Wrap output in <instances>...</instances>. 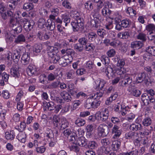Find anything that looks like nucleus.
Returning <instances> with one entry per match:
<instances>
[{
  "label": "nucleus",
  "instance_id": "obj_1",
  "mask_svg": "<svg viewBox=\"0 0 155 155\" xmlns=\"http://www.w3.org/2000/svg\"><path fill=\"white\" fill-rule=\"evenodd\" d=\"M71 16L74 19L76 22L72 21L71 23L74 31H82L84 28L83 18L77 11L72 12Z\"/></svg>",
  "mask_w": 155,
  "mask_h": 155
},
{
  "label": "nucleus",
  "instance_id": "obj_2",
  "mask_svg": "<svg viewBox=\"0 0 155 155\" xmlns=\"http://www.w3.org/2000/svg\"><path fill=\"white\" fill-rule=\"evenodd\" d=\"M105 73L109 78L114 77L115 73L120 75V78H122V75L128 74L126 73V70L124 68H117L116 70L113 66L112 67L110 65H109L105 69Z\"/></svg>",
  "mask_w": 155,
  "mask_h": 155
},
{
  "label": "nucleus",
  "instance_id": "obj_3",
  "mask_svg": "<svg viewBox=\"0 0 155 155\" xmlns=\"http://www.w3.org/2000/svg\"><path fill=\"white\" fill-rule=\"evenodd\" d=\"M0 13L2 18L4 20H6L9 17L10 19L13 18V13L10 10H8L6 8L3 2H0Z\"/></svg>",
  "mask_w": 155,
  "mask_h": 155
},
{
  "label": "nucleus",
  "instance_id": "obj_4",
  "mask_svg": "<svg viewBox=\"0 0 155 155\" xmlns=\"http://www.w3.org/2000/svg\"><path fill=\"white\" fill-rule=\"evenodd\" d=\"M10 26L12 28V32H14V34H16L20 33L22 30L21 25L17 22L14 18H12L10 20Z\"/></svg>",
  "mask_w": 155,
  "mask_h": 155
},
{
  "label": "nucleus",
  "instance_id": "obj_5",
  "mask_svg": "<svg viewBox=\"0 0 155 155\" xmlns=\"http://www.w3.org/2000/svg\"><path fill=\"white\" fill-rule=\"evenodd\" d=\"M109 132V128L105 124H101L97 128V134L100 137L106 136Z\"/></svg>",
  "mask_w": 155,
  "mask_h": 155
},
{
  "label": "nucleus",
  "instance_id": "obj_6",
  "mask_svg": "<svg viewBox=\"0 0 155 155\" xmlns=\"http://www.w3.org/2000/svg\"><path fill=\"white\" fill-rule=\"evenodd\" d=\"M132 82V78L128 74L122 75V78H120L119 84L123 87H126L128 86Z\"/></svg>",
  "mask_w": 155,
  "mask_h": 155
},
{
  "label": "nucleus",
  "instance_id": "obj_7",
  "mask_svg": "<svg viewBox=\"0 0 155 155\" xmlns=\"http://www.w3.org/2000/svg\"><path fill=\"white\" fill-rule=\"evenodd\" d=\"M46 105L48 109L50 111L54 110L55 113L57 114L62 108L61 105H56L52 101H50L47 103Z\"/></svg>",
  "mask_w": 155,
  "mask_h": 155
},
{
  "label": "nucleus",
  "instance_id": "obj_8",
  "mask_svg": "<svg viewBox=\"0 0 155 155\" xmlns=\"http://www.w3.org/2000/svg\"><path fill=\"white\" fill-rule=\"evenodd\" d=\"M94 19L91 20V26L96 28H98L100 26V20L101 16L100 15H93Z\"/></svg>",
  "mask_w": 155,
  "mask_h": 155
},
{
  "label": "nucleus",
  "instance_id": "obj_9",
  "mask_svg": "<svg viewBox=\"0 0 155 155\" xmlns=\"http://www.w3.org/2000/svg\"><path fill=\"white\" fill-rule=\"evenodd\" d=\"M71 61L70 59L69 58H68L65 55L62 57H60L58 63L60 65L65 67L68 65V64L71 63Z\"/></svg>",
  "mask_w": 155,
  "mask_h": 155
},
{
  "label": "nucleus",
  "instance_id": "obj_10",
  "mask_svg": "<svg viewBox=\"0 0 155 155\" xmlns=\"http://www.w3.org/2000/svg\"><path fill=\"white\" fill-rule=\"evenodd\" d=\"M75 144L79 146L85 147L86 144H87V140L84 137L80 136L77 139Z\"/></svg>",
  "mask_w": 155,
  "mask_h": 155
},
{
  "label": "nucleus",
  "instance_id": "obj_11",
  "mask_svg": "<svg viewBox=\"0 0 155 155\" xmlns=\"http://www.w3.org/2000/svg\"><path fill=\"white\" fill-rule=\"evenodd\" d=\"M35 24L34 21L33 20H30L24 23L23 27L26 31H30L33 29Z\"/></svg>",
  "mask_w": 155,
  "mask_h": 155
},
{
  "label": "nucleus",
  "instance_id": "obj_12",
  "mask_svg": "<svg viewBox=\"0 0 155 155\" xmlns=\"http://www.w3.org/2000/svg\"><path fill=\"white\" fill-rule=\"evenodd\" d=\"M122 131L120 129L118 126L114 125L112 129V133L114 134L113 138L115 139L119 137Z\"/></svg>",
  "mask_w": 155,
  "mask_h": 155
},
{
  "label": "nucleus",
  "instance_id": "obj_13",
  "mask_svg": "<svg viewBox=\"0 0 155 155\" xmlns=\"http://www.w3.org/2000/svg\"><path fill=\"white\" fill-rule=\"evenodd\" d=\"M47 49L48 50V54L49 57H52L54 55L58 54V49L57 47L48 46Z\"/></svg>",
  "mask_w": 155,
  "mask_h": 155
},
{
  "label": "nucleus",
  "instance_id": "obj_14",
  "mask_svg": "<svg viewBox=\"0 0 155 155\" xmlns=\"http://www.w3.org/2000/svg\"><path fill=\"white\" fill-rule=\"evenodd\" d=\"M21 63L25 65L29 64L30 62V56L28 53L23 54L21 58Z\"/></svg>",
  "mask_w": 155,
  "mask_h": 155
},
{
  "label": "nucleus",
  "instance_id": "obj_15",
  "mask_svg": "<svg viewBox=\"0 0 155 155\" xmlns=\"http://www.w3.org/2000/svg\"><path fill=\"white\" fill-rule=\"evenodd\" d=\"M143 43L140 41H135L132 42L130 44V47L134 50L139 49L141 48Z\"/></svg>",
  "mask_w": 155,
  "mask_h": 155
},
{
  "label": "nucleus",
  "instance_id": "obj_16",
  "mask_svg": "<svg viewBox=\"0 0 155 155\" xmlns=\"http://www.w3.org/2000/svg\"><path fill=\"white\" fill-rule=\"evenodd\" d=\"M50 11L51 14L49 16V19L51 20H54L55 17L57 16L59 13V10L58 8H54L51 10Z\"/></svg>",
  "mask_w": 155,
  "mask_h": 155
},
{
  "label": "nucleus",
  "instance_id": "obj_17",
  "mask_svg": "<svg viewBox=\"0 0 155 155\" xmlns=\"http://www.w3.org/2000/svg\"><path fill=\"white\" fill-rule=\"evenodd\" d=\"M142 126L141 124L139 123H136L131 124L129 129L133 131H136L137 130H140L142 128Z\"/></svg>",
  "mask_w": 155,
  "mask_h": 155
},
{
  "label": "nucleus",
  "instance_id": "obj_18",
  "mask_svg": "<svg viewBox=\"0 0 155 155\" xmlns=\"http://www.w3.org/2000/svg\"><path fill=\"white\" fill-rule=\"evenodd\" d=\"M37 69L36 66L33 64H30L27 69L28 74L29 76H31L36 73Z\"/></svg>",
  "mask_w": 155,
  "mask_h": 155
},
{
  "label": "nucleus",
  "instance_id": "obj_19",
  "mask_svg": "<svg viewBox=\"0 0 155 155\" xmlns=\"http://www.w3.org/2000/svg\"><path fill=\"white\" fill-rule=\"evenodd\" d=\"M105 84V82L103 80L100 81H96L95 82V89L96 90L99 89L100 90L103 91V87L104 86Z\"/></svg>",
  "mask_w": 155,
  "mask_h": 155
},
{
  "label": "nucleus",
  "instance_id": "obj_20",
  "mask_svg": "<svg viewBox=\"0 0 155 155\" xmlns=\"http://www.w3.org/2000/svg\"><path fill=\"white\" fill-rule=\"evenodd\" d=\"M60 95L64 100L67 102L70 101L72 100L71 95L65 91H63L60 93Z\"/></svg>",
  "mask_w": 155,
  "mask_h": 155
},
{
  "label": "nucleus",
  "instance_id": "obj_21",
  "mask_svg": "<svg viewBox=\"0 0 155 155\" xmlns=\"http://www.w3.org/2000/svg\"><path fill=\"white\" fill-rule=\"evenodd\" d=\"M45 137L47 138V140H49L54 139V134L53 131L49 128L47 129L44 133Z\"/></svg>",
  "mask_w": 155,
  "mask_h": 155
},
{
  "label": "nucleus",
  "instance_id": "obj_22",
  "mask_svg": "<svg viewBox=\"0 0 155 155\" xmlns=\"http://www.w3.org/2000/svg\"><path fill=\"white\" fill-rule=\"evenodd\" d=\"M98 144L97 142L94 140H90L87 142V144H86L85 147L93 150L96 148Z\"/></svg>",
  "mask_w": 155,
  "mask_h": 155
},
{
  "label": "nucleus",
  "instance_id": "obj_23",
  "mask_svg": "<svg viewBox=\"0 0 155 155\" xmlns=\"http://www.w3.org/2000/svg\"><path fill=\"white\" fill-rule=\"evenodd\" d=\"M104 2H100L97 3V5L96 8L93 10V11L92 12L93 14L95 15H100L99 14V12L101 8L103 7Z\"/></svg>",
  "mask_w": 155,
  "mask_h": 155
},
{
  "label": "nucleus",
  "instance_id": "obj_24",
  "mask_svg": "<svg viewBox=\"0 0 155 155\" xmlns=\"http://www.w3.org/2000/svg\"><path fill=\"white\" fill-rule=\"evenodd\" d=\"M10 73L11 75L15 78H18L20 76L18 69L15 67L13 66L11 68Z\"/></svg>",
  "mask_w": 155,
  "mask_h": 155
},
{
  "label": "nucleus",
  "instance_id": "obj_25",
  "mask_svg": "<svg viewBox=\"0 0 155 155\" xmlns=\"http://www.w3.org/2000/svg\"><path fill=\"white\" fill-rule=\"evenodd\" d=\"M53 21L50 19L47 20L46 27L47 29L51 31L54 29L55 28V23L52 21Z\"/></svg>",
  "mask_w": 155,
  "mask_h": 155
},
{
  "label": "nucleus",
  "instance_id": "obj_26",
  "mask_svg": "<svg viewBox=\"0 0 155 155\" xmlns=\"http://www.w3.org/2000/svg\"><path fill=\"white\" fill-rule=\"evenodd\" d=\"M5 137L7 140H12L14 139L15 136V133L14 130H12L9 132L5 133Z\"/></svg>",
  "mask_w": 155,
  "mask_h": 155
},
{
  "label": "nucleus",
  "instance_id": "obj_27",
  "mask_svg": "<svg viewBox=\"0 0 155 155\" xmlns=\"http://www.w3.org/2000/svg\"><path fill=\"white\" fill-rule=\"evenodd\" d=\"M130 87H131V94L133 96L136 97H139L141 94L140 91L135 88L132 84L130 85Z\"/></svg>",
  "mask_w": 155,
  "mask_h": 155
},
{
  "label": "nucleus",
  "instance_id": "obj_28",
  "mask_svg": "<svg viewBox=\"0 0 155 155\" xmlns=\"http://www.w3.org/2000/svg\"><path fill=\"white\" fill-rule=\"evenodd\" d=\"M21 51L20 49L16 50L12 52L13 59L14 60H17L16 61L19 60L21 56Z\"/></svg>",
  "mask_w": 155,
  "mask_h": 155
},
{
  "label": "nucleus",
  "instance_id": "obj_29",
  "mask_svg": "<svg viewBox=\"0 0 155 155\" xmlns=\"http://www.w3.org/2000/svg\"><path fill=\"white\" fill-rule=\"evenodd\" d=\"M112 11L105 5L101 10V13L102 15L105 17L109 16L111 13Z\"/></svg>",
  "mask_w": 155,
  "mask_h": 155
},
{
  "label": "nucleus",
  "instance_id": "obj_30",
  "mask_svg": "<svg viewBox=\"0 0 155 155\" xmlns=\"http://www.w3.org/2000/svg\"><path fill=\"white\" fill-rule=\"evenodd\" d=\"M61 17L62 20V21L65 23V26H67L68 24L70 23V22L71 19L67 13H64L62 14L61 16Z\"/></svg>",
  "mask_w": 155,
  "mask_h": 155
},
{
  "label": "nucleus",
  "instance_id": "obj_31",
  "mask_svg": "<svg viewBox=\"0 0 155 155\" xmlns=\"http://www.w3.org/2000/svg\"><path fill=\"white\" fill-rule=\"evenodd\" d=\"M25 41V36L22 34H20L15 39L14 42L17 44H21Z\"/></svg>",
  "mask_w": 155,
  "mask_h": 155
},
{
  "label": "nucleus",
  "instance_id": "obj_32",
  "mask_svg": "<svg viewBox=\"0 0 155 155\" xmlns=\"http://www.w3.org/2000/svg\"><path fill=\"white\" fill-rule=\"evenodd\" d=\"M26 135L25 133H20L17 136V139L21 142L25 143L26 141Z\"/></svg>",
  "mask_w": 155,
  "mask_h": 155
},
{
  "label": "nucleus",
  "instance_id": "obj_33",
  "mask_svg": "<svg viewBox=\"0 0 155 155\" xmlns=\"http://www.w3.org/2000/svg\"><path fill=\"white\" fill-rule=\"evenodd\" d=\"M150 97L147 94H143L141 96V99L143 103L145 105H148L149 102Z\"/></svg>",
  "mask_w": 155,
  "mask_h": 155
},
{
  "label": "nucleus",
  "instance_id": "obj_34",
  "mask_svg": "<svg viewBox=\"0 0 155 155\" xmlns=\"http://www.w3.org/2000/svg\"><path fill=\"white\" fill-rule=\"evenodd\" d=\"M152 123V120L150 117H146L142 121V124L145 127L150 125Z\"/></svg>",
  "mask_w": 155,
  "mask_h": 155
},
{
  "label": "nucleus",
  "instance_id": "obj_35",
  "mask_svg": "<svg viewBox=\"0 0 155 155\" xmlns=\"http://www.w3.org/2000/svg\"><path fill=\"white\" fill-rule=\"evenodd\" d=\"M42 49V45L40 44H35L33 46V51L34 54L37 55L39 53Z\"/></svg>",
  "mask_w": 155,
  "mask_h": 155
},
{
  "label": "nucleus",
  "instance_id": "obj_36",
  "mask_svg": "<svg viewBox=\"0 0 155 155\" xmlns=\"http://www.w3.org/2000/svg\"><path fill=\"white\" fill-rule=\"evenodd\" d=\"M121 143L120 141L116 140L113 141L111 145L112 149L114 150L117 151L120 148Z\"/></svg>",
  "mask_w": 155,
  "mask_h": 155
},
{
  "label": "nucleus",
  "instance_id": "obj_37",
  "mask_svg": "<svg viewBox=\"0 0 155 155\" xmlns=\"http://www.w3.org/2000/svg\"><path fill=\"white\" fill-rule=\"evenodd\" d=\"M100 116V120L103 122H106L108 121V117L104 114L103 112H100L96 114V116L97 115L99 117Z\"/></svg>",
  "mask_w": 155,
  "mask_h": 155
},
{
  "label": "nucleus",
  "instance_id": "obj_38",
  "mask_svg": "<svg viewBox=\"0 0 155 155\" xmlns=\"http://www.w3.org/2000/svg\"><path fill=\"white\" fill-rule=\"evenodd\" d=\"M91 97L93 99V101L92 100L93 108L94 109L97 108L100 105L101 101L100 100L96 99L94 97Z\"/></svg>",
  "mask_w": 155,
  "mask_h": 155
},
{
  "label": "nucleus",
  "instance_id": "obj_39",
  "mask_svg": "<svg viewBox=\"0 0 155 155\" xmlns=\"http://www.w3.org/2000/svg\"><path fill=\"white\" fill-rule=\"evenodd\" d=\"M121 42L119 40L115 38L113 39L112 41H110V45L115 48L118 46L121 45Z\"/></svg>",
  "mask_w": 155,
  "mask_h": 155
},
{
  "label": "nucleus",
  "instance_id": "obj_40",
  "mask_svg": "<svg viewBox=\"0 0 155 155\" xmlns=\"http://www.w3.org/2000/svg\"><path fill=\"white\" fill-rule=\"evenodd\" d=\"M138 134L134 132L130 131L127 133L125 134L126 137L128 139H134Z\"/></svg>",
  "mask_w": 155,
  "mask_h": 155
},
{
  "label": "nucleus",
  "instance_id": "obj_41",
  "mask_svg": "<svg viewBox=\"0 0 155 155\" xmlns=\"http://www.w3.org/2000/svg\"><path fill=\"white\" fill-rule=\"evenodd\" d=\"M120 112L122 116L125 115L128 111H130V108L128 106H125L124 104L121 105Z\"/></svg>",
  "mask_w": 155,
  "mask_h": 155
},
{
  "label": "nucleus",
  "instance_id": "obj_42",
  "mask_svg": "<svg viewBox=\"0 0 155 155\" xmlns=\"http://www.w3.org/2000/svg\"><path fill=\"white\" fill-rule=\"evenodd\" d=\"M146 51L150 54L155 56V47L149 46L146 48Z\"/></svg>",
  "mask_w": 155,
  "mask_h": 155
},
{
  "label": "nucleus",
  "instance_id": "obj_43",
  "mask_svg": "<svg viewBox=\"0 0 155 155\" xmlns=\"http://www.w3.org/2000/svg\"><path fill=\"white\" fill-rule=\"evenodd\" d=\"M97 37V35L94 32H91L88 34V40L90 42L94 41Z\"/></svg>",
  "mask_w": 155,
  "mask_h": 155
},
{
  "label": "nucleus",
  "instance_id": "obj_44",
  "mask_svg": "<svg viewBox=\"0 0 155 155\" xmlns=\"http://www.w3.org/2000/svg\"><path fill=\"white\" fill-rule=\"evenodd\" d=\"M131 22L129 19H124L121 22V26L123 28H127L130 26Z\"/></svg>",
  "mask_w": 155,
  "mask_h": 155
},
{
  "label": "nucleus",
  "instance_id": "obj_45",
  "mask_svg": "<svg viewBox=\"0 0 155 155\" xmlns=\"http://www.w3.org/2000/svg\"><path fill=\"white\" fill-rule=\"evenodd\" d=\"M26 126V124L25 122H21L20 123V126L15 127V128L19 131L22 132L25 130Z\"/></svg>",
  "mask_w": 155,
  "mask_h": 155
},
{
  "label": "nucleus",
  "instance_id": "obj_46",
  "mask_svg": "<svg viewBox=\"0 0 155 155\" xmlns=\"http://www.w3.org/2000/svg\"><path fill=\"white\" fill-rule=\"evenodd\" d=\"M84 106L87 109H89L91 108H93L92 99L88 98L87 99L84 104Z\"/></svg>",
  "mask_w": 155,
  "mask_h": 155
},
{
  "label": "nucleus",
  "instance_id": "obj_47",
  "mask_svg": "<svg viewBox=\"0 0 155 155\" xmlns=\"http://www.w3.org/2000/svg\"><path fill=\"white\" fill-rule=\"evenodd\" d=\"M38 27L40 28H43L46 27V22L43 18H40L38 21Z\"/></svg>",
  "mask_w": 155,
  "mask_h": 155
},
{
  "label": "nucleus",
  "instance_id": "obj_48",
  "mask_svg": "<svg viewBox=\"0 0 155 155\" xmlns=\"http://www.w3.org/2000/svg\"><path fill=\"white\" fill-rule=\"evenodd\" d=\"M75 50L77 52H81L83 51L84 49V46L79 43L75 44L74 46Z\"/></svg>",
  "mask_w": 155,
  "mask_h": 155
},
{
  "label": "nucleus",
  "instance_id": "obj_49",
  "mask_svg": "<svg viewBox=\"0 0 155 155\" xmlns=\"http://www.w3.org/2000/svg\"><path fill=\"white\" fill-rule=\"evenodd\" d=\"M94 4L91 1H87L84 3L85 8L89 11H91L94 8Z\"/></svg>",
  "mask_w": 155,
  "mask_h": 155
},
{
  "label": "nucleus",
  "instance_id": "obj_50",
  "mask_svg": "<svg viewBox=\"0 0 155 155\" xmlns=\"http://www.w3.org/2000/svg\"><path fill=\"white\" fill-rule=\"evenodd\" d=\"M103 94L104 92L103 91L99 90L95 94H92L91 97H94L96 99L100 100V98L103 96Z\"/></svg>",
  "mask_w": 155,
  "mask_h": 155
},
{
  "label": "nucleus",
  "instance_id": "obj_51",
  "mask_svg": "<svg viewBox=\"0 0 155 155\" xmlns=\"http://www.w3.org/2000/svg\"><path fill=\"white\" fill-rule=\"evenodd\" d=\"M75 124L78 127L84 126L85 124V120L81 118H78L75 121Z\"/></svg>",
  "mask_w": 155,
  "mask_h": 155
},
{
  "label": "nucleus",
  "instance_id": "obj_52",
  "mask_svg": "<svg viewBox=\"0 0 155 155\" xmlns=\"http://www.w3.org/2000/svg\"><path fill=\"white\" fill-rule=\"evenodd\" d=\"M33 8V5L32 3H25L23 6V9L27 11H30Z\"/></svg>",
  "mask_w": 155,
  "mask_h": 155
},
{
  "label": "nucleus",
  "instance_id": "obj_53",
  "mask_svg": "<svg viewBox=\"0 0 155 155\" xmlns=\"http://www.w3.org/2000/svg\"><path fill=\"white\" fill-rule=\"evenodd\" d=\"M146 75L144 73H142L139 74L138 77L136 78V81L137 83H142L143 82L144 79L145 78Z\"/></svg>",
  "mask_w": 155,
  "mask_h": 155
},
{
  "label": "nucleus",
  "instance_id": "obj_54",
  "mask_svg": "<svg viewBox=\"0 0 155 155\" xmlns=\"http://www.w3.org/2000/svg\"><path fill=\"white\" fill-rule=\"evenodd\" d=\"M114 20L115 24L116 25V28H117L120 29V25H119V23L121 22L122 21L121 16L120 15H118L114 18Z\"/></svg>",
  "mask_w": 155,
  "mask_h": 155
},
{
  "label": "nucleus",
  "instance_id": "obj_55",
  "mask_svg": "<svg viewBox=\"0 0 155 155\" xmlns=\"http://www.w3.org/2000/svg\"><path fill=\"white\" fill-rule=\"evenodd\" d=\"M151 132L150 130L144 127L143 129H141L140 131V134L143 136H148L151 134Z\"/></svg>",
  "mask_w": 155,
  "mask_h": 155
},
{
  "label": "nucleus",
  "instance_id": "obj_56",
  "mask_svg": "<svg viewBox=\"0 0 155 155\" xmlns=\"http://www.w3.org/2000/svg\"><path fill=\"white\" fill-rule=\"evenodd\" d=\"M85 48L87 51H92L94 50L95 47L92 43H88L85 46Z\"/></svg>",
  "mask_w": 155,
  "mask_h": 155
},
{
  "label": "nucleus",
  "instance_id": "obj_57",
  "mask_svg": "<svg viewBox=\"0 0 155 155\" xmlns=\"http://www.w3.org/2000/svg\"><path fill=\"white\" fill-rule=\"evenodd\" d=\"M137 38L138 39L141 40V42H143L147 40L146 35V34L142 33H139L137 36Z\"/></svg>",
  "mask_w": 155,
  "mask_h": 155
},
{
  "label": "nucleus",
  "instance_id": "obj_58",
  "mask_svg": "<svg viewBox=\"0 0 155 155\" xmlns=\"http://www.w3.org/2000/svg\"><path fill=\"white\" fill-rule=\"evenodd\" d=\"M47 77L45 74H41L39 77V81L40 82L44 84H46L47 82Z\"/></svg>",
  "mask_w": 155,
  "mask_h": 155
},
{
  "label": "nucleus",
  "instance_id": "obj_59",
  "mask_svg": "<svg viewBox=\"0 0 155 155\" xmlns=\"http://www.w3.org/2000/svg\"><path fill=\"white\" fill-rule=\"evenodd\" d=\"M97 35L102 38H104L106 34V31L102 28L98 29L97 31Z\"/></svg>",
  "mask_w": 155,
  "mask_h": 155
},
{
  "label": "nucleus",
  "instance_id": "obj_60",
  "mask_svg": "<svg viewBox=\"0 0 155 155\" xmlns=\"http://www.w3.org/2000/svg\"><path fill=\"white\" fill-rule=\"evenodd\" d=\"M88 41L87 38L85 37L81 38H79L78 40L79 43L84 46L86 45Z\"/></svg>",
  "mask_w": 155,
  "mask_h": 155
},
{
  "label": "nucleus",
  "instance_id": "obj_61",
  "mask_svg": "<svg viewBox=\"0 0 155 155\" xmlns=\"http://www.w3.org/2000/svg\"><path fill=\"white\" fill-rule=\"evenodd\" d=\"M61 125L60 130H64L66 128L68 127L69 125V123L66 120L61 121Z\"/></svg>",
  "mask_w": 155,
  "mask_h": 155
},
{
  "label": "nucleus",
  "instance_id": "obj_62",
  "mask_svg": "<svg viewBox=\"0 0 155 155\" xmlns=\"http://www.w3.org/2000/svg\"><path fill=\"white\" fill-rule=\"evenodd\" d=\"M60 82L57 81L52 82L51 84L49 85L48 88L49 89H53L57 88L60 84Z\"/></svg>",
  "mask_w": 155,
  "mask_h": 155
},
{
  "label": "nucleus",
  "instance_id": "obj_63",
  "mask_svg": "<svg viewBox=\"0 0 155 155\" xmlns=\"http://www.w3.org/2000/svg\"><path fill=\"white\" fill-rule=\"evenodd\" d=\"M126 12L127 14L131 16H134L136 14V11L130 7L127 8Z\"/></svg>",
  "mask_w": 155,
  "mask_h": 155
},
{
  "label": "nucleus",
  "instance_id": "obj_64",
  "mask_svg": "<svg viewBox=\"0 0 155 155\" xmlns=\"http://www.w3.org/2000/svg\"><path fill=\"white\" fill-rule=\"evenodd\" d=\"M75 71L73 70H70L67 74V76L68 79H71L74 78L75 77Z\"/></svg>",
  "mask_w": 155,
  "mask_h": 155
}]
</instances>
